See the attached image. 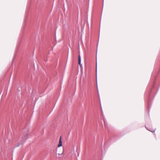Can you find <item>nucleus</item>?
Masks as SVG:
<instances>
[{
    "label": "nucleus",
    "mask_w": 160,
    "mask_h": 160,
    "mask_svg": "<svg viewBox=\"0 0 160 160\" xmlns=\"http://www.w3.org/2000/svg\"><path fill=\"white\" fill-rule=\"evenodd\" d=\"M146 127L147 130H148V131H150L152 132H154L155 131V129L151 130V129H149L147 128Z\"/></svg>",
    "instance_id": "obj_4"
},
{
    "label": "nucleus",
    "mask_w": 160,
    "mask_h": 160,
    "mask_svg": "<svg viewBox=\"0 0 160 160\" xmlns=\"http://www.w3.org/2000/svg\"><path fill=\"white\" fill-rule=\"evenodd\" d=\"M96 70H97V68L96 69Z\"/></svg>",
    "instance_id": "obj_5"
},
{
    "label": "nucleus",
    "mask_w": 160,
    "mask_h": 160,
    "mask_svg": "<svg viewBox=\"0 0 160 160\" xmlns=\"http://www.w3.org/2000/svg\"><path fill=\"white\" fill-rule=\"evenodd\" d=\"M27 139V135H25L24 137H22V139L21 140V142H20L16 146V147H18L26 139Z\"/></svg>",
    "instance_id": "obj_1"
},
{
    "label": "nucleus",
    "mask_w": 160,
    "mask_h": 160,
    "mask_svg": "<svg viewBox=\"0 0 160 160\" xmlns=\"http://www.w3.org/2000/svg\"><path fill=\"white\" fill-rule=\"evenodd\" d=\"M62 146V142L61 141V137H60L59 140V143L58 145V147H60Z\"/></svg>",
    "instance_id": "obj_3"
},
{
    "label": "nucleus",
    "mask_w": 160,
    "mask_h": 160,
    "mask_svg": "<svg viewBox=\"0 0 160 160\" xmlns=\"http://www.w3.org/2000/svg\"><path fill=\"white\" fill-rule=\"evenodd\" d=\"M78 63L80 67L82 65L81 64V58L80 55H78Z\"/></svg>",
    "instance_id": "obj_2"
}]
</instances>
